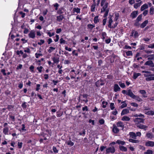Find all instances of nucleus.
Here are the masks:
<instances>
[{
    "label": "nucleus",
    "instance_id": "nucleus-1",
    "mask_svg": "<svg viewBox=\"0 0 154 154\" xmlns=\"http://www.w3.org/2000/svg\"><path fill=\"white\" fill-rule=\"evenodd\" d=\"M115 151V149L114 146H111L107 148L106 150V153L109 154L111 153H113Z\"/></svg>",
    "mask_w": 154,
    "mask_h": 154
},
{
    "label": "nucleus",
    "instance_id": "nucleus-2",
    "mask_svg": "<svg viewBox=\"0 0 154 154\" xmlns=\"http://www.w3.org/2000/svg\"><path fill=\"white\" fill-rule=\"evenodd\" d=\"M144 120V119L142 118H137L135 119L134 121L136 123H143Z\"/></svg>",
    "mask_w": 154,
    "mask_h": 154
},
{
    "label": "nucleus",
    "instance_id": "nucleus-3",
    "mask_svg": "<svg viewBox=\"0 0 154 154\" xmlns=\"http://www.w3.org/2000/svg\"><path fill=\"white\" fill-rule=\"evenodd\" d=\"M126 95H128L132 98H134L135 97V95L134 94L131 89H129L128 90L127 92Z\"/></svg>",
    "mask_w": 154,
    "mask_h": 154
},
{
    "label": "nucleus",
    "instance_id": "nucleus-4",
    "mask_svg": "<svg viewBox=\"0 0 154 154\" xmlns=\"http://www.w3.org/2000/svg\"><path fill=\"white\" fill-rule=\"evenodd\" d=\"M145 65L149 66L151 67H154V64L152 61L149 60L147 61L144 64Z\"/></svg>",
    "mask_w": 154,
    "mask_h": 154
},
{
    "label": "nucleus",
    "instance_id": "nucleus-5",
    "mask_svg": "<svg viewBox=\"0 0 154 154\" xmlns=\"http://www.w3.org/2000/svg\"><path fill=\"white\" fill-rule=\"evenodd\" d=\"M138 14V11H134L132 12L130 15V17L132 19L135 18Z\"/></svg>",
    "mask_w": 154,
    "mask_h": 154
},
{
    "label": "nucleus",
    "instance_id": "nucleus-6",
    "mask_svg": "<svg viewBox=\"0 0 154 154\" xmlns=\"http://www.w3.org/2000/svg\"><path fill=\"white\" fill-rule=\"evenodd\" d=\"M105 83L103 82V81L102 80H98L96 82L95 85L97 87H99L100 85H104Z\"/></svg>",
    "mask_w": 154,
    "mask_h": 154
},
{
    "label": "nucleus",
    "instance_id": "nucleus-7",
    "mask_svg": "<svg viewBox=\"0 0 154 154\" xmlns=\"http://www.w3.org/2000/svg\"><path fill=\"white\" fill-rule=\"evenodd\" d=\"M145 145L147 146H154V142L152 141H148L146 142Z\"/></svg>",
    "mask_w": 154,
    "mask_h": 154
},
{
    "label": "nucleus",
    "instance_id": "nucleus-8",
    "mask_svg": "<svg viewBox=\"0 0 154 154\" xmlns=\"http://www.w3.org/2000/svg\"><path fill=\"white\" fill-rule=\"evenodd\" d=\"M29 36L30 38H34L35 37V31L34 30H31L29 34Z\"/></svg>",
    "mask_w": 154,
    "mask_h": 154
},
{
    "label": "nucleus",
    "instance_id": "nucleus-9",
    "mask_svg": "<svg viewBox=\"0 0 154 154\" xmlns=\"http://www.w3.org/2000/svg\"><path fill=\"white\" fill-rule=\"evenodd\" d=\"M112 17L111 15H109V16L108 17L109 18V21H108V26L109 28H112V23L113 22V21L112 20Z\"/></svg>",
    "mask_w": 154,
    "mask_h": 154
},
{
    "label": "nucleus",
    "instance_id": "nucleus-10",
    "mask_svg": "<svg viewBox=\"0 0 154 154\" xmlns=\"http://www.w3.org/2000/svg\"><path fill=\"white\" fill-rule=\"evenodd\" d=\"M113 128L112 129V131L115 133H117L119 131V129L117 128V126L115 125H113Z\"/></svg>",
    "mask_w": 154,
    "mask_h": 154
},
{
    "label": "nucleus",
    "instance_id": "nucleus-11",
    "mask_svg": "<svg viewBox=\"0 0 154 154\" xmlns=\"http://www.w3.org/2000/svg\"><path fill=\"white\" fill-rule=\"evenodd\" d=\"M129 135L130 137L134 139H136V138L137 135L134 132H130L129 133Z\"/></svg>",
    "mask_w": 154,
    "mask_h": 154
},
{
    "label": "nucleus",
    "instance_id": "nucleus-12",
    "mask_svg": "<svg viewBox=\"0 0 154 154\" xmlns=\"http://www.w3.org/2000/svg\"><path fill=\"white\" fill-rule=\"evenodd\" d=\"M117 126L118 127H120L122 128V129L123 130L124 127V125L122 122H119L117 123Z\"/></svg>",
    "mask_w": 154,
    "mask_h": 154
},
{
    "label": "nucleus",
    "instance_id": "nucleus-13",
    "mask_svg": "<svg viewBox=\"0 0 154 154\" xmlns=\"http://www.w3.org/2000/svg\"><path fill=\"white\" fill-rule=\"evenodd\" d=\"M108 6V3H106L105 5H103V7L101 10V12H103L106 11Z\"/></svg>",
    "mask_w": 154,
    "mask_h": 154
},
{
    "label": "nucleus",
    "instance_id": "nucleus-14",
    "mask_svg": "<svg viewBox=\"0 0 154 154\" xmlns=\"http://www.w3.org/2000/svg\"><path fill=\"white\" fill-rule=\"evenodd\" d=\"M129 112V110L128 109H124L122 111L121 113V116L124 115L125 114H127Z\"/></svg>",
    "mask_w": 154,
    "mask_h": 154
},
{
    "label": "nucleus",
    "instance_id": "nucleus-15",
    "mask_svg": "<svg viewBox=\"0 0 154 154\" xmlns=\"http://www.w3.org/2000/svg\"><path fill=\"white\" fill-rule=\"evenodd\" d=\"M120 88L119 87L118 85L115 84L114 85V91L115 92H116L117 91H120Z\"/></svg>",
    "mask_w": 154,
    "mask_h": 154
},
{
    "label": "nucleus",
    "instance_id": "nucleus-16",
    "mask_svg": "<svg viewBox=\"0 0 154 154\" xmlns=\"http://www.w3.org/2000/svg\"><path fill=\"white\" fill-rule=\"evenodd\" d=\"M148 23V20L144 21L140 25V27L142 28H144Z\"/></svg>",
    "mask_w": 154,
    "mask_h": 154
},
{
    "label": "nucleus",
    "instance_id": "nucleus-17",
    "mask_svg": "<svg viewBox=\"0 0 154 154\" xmlns=\"http://www.w3.org/2000/svg\"><path fill=\"white\" fill-rule=\"evenodd\" d=\"M129 141L130 142L134 143H138L140 142V140H135V139H129Z\"/></svg>",
    "mask_w": 154,
    "mask_h": 154
},
{
    "label": "nucleus",
    "instance_id": "nucleus-18",
    "mask_svg": "<svg viewBox=\"0 0 154 154\" xmlns=\"http://www.w3.org/2000/svg\"><path fill=\"white\" fill-rule=\"evenodd\" d=\"M130 120V118L126 116H123L122 119V120L123 121H129Z\"/></svg>",
    "mask_w": 154,
    "mask_h": 154
},
{
    "label": "nucleus",
    "instance_id": "nucleus-19",
    "mask_svg": "<svg viewBox=\"0 0 154 154\" xmlns=\"http://www.w3.org/2000/svg\"><path fill=\"white\" fill-rule=\"evenodd\" d=\"M57 20L59 22H61L64 18V17L62 15L58 16L57 17Z\"/></svg>",
    "mask_w": 154,
    "mask_h": 154
},
{
    "label": "nucleus",
    "instance_id": "nucleus-20",
    "mask_svg": "<svg viewBox=\"0 0 154 154\" xmlns=\"http://www.w3.org/2000/svg\"><path fill=\"white\" fill-rule=\"evenodd\" d=\"M148 7V5L147 4H144L141 6L140 8V10L141 11H143L145 9L147 8Z\"/></svg>",
    "mask_w": 154,
    "mask_h": 154
},
{
    "label": "nucleus",
    "instance_id": "nucleus-21",
    "mask_svg": "<svg viewBox=\"0 0 154 154\" xmlns=\"http://www.w3.org/2000/svg\"><path fill=\"white\" fill-rule=\"evenodd\" d=\"M9 130V128L8 127H5L3 129V132L4 134L5 135H7L8 134V131Z\"/></svg>",
    "mask_w": 154,
    "mask_h": 154
},
{
    "label": "nucleus",
    "instance_id": "nucleus-22",
    "mask_svg": "<svg viewBox=\"0 0 154 154\" xmlns=\"http://www.w3.org/2000/svg\"><path fill=\"white\" fill-rule=\"evenodd\" d=\"M120 149L123 152H126L127 151V148L123 146H119Z\"/></svg>",
    "mask_w": 154,
    "mask_h": 154
},
{
    "label": "nucleus",
    "instance_id": "nucleus-23",
    "mask_svg": "<svg viewBox=\"0 0 154 154\" xmlns=\"http://www.w3.org/2000/svg\"><path fill=\"white\" fill-rule=\"evenodd\" d=\"M148 60H154V54L149 55L147 57Z\"/></svg>",
    "mask_w": 154,
    "mask_h": 154
},
{
    "label": "nucleus",
    "instance_id": "nucleus-24",
    "mask_svg": "<svg viewBox=\"0 0 154 154\" xmlns=\"http://www.w3.org/2000/svg\"><path fill=\"white\" fill-rule=\"evenodd\" d=\"M66 143L68 145H69L70 146H73L74 145L73 142H72V141L69 140L66 142Z\"/></svg>",
    "mask_w": 154,
    "mask_h": 154
},
{
    "label": "nucleus",
    "instance_id": "nucleus-25",
    "mask_svg": "<svg viewBox=\"0 0 154 154\" xmlns=\"http://www.w3.org/2000/svg\"><path fill=\"white\" fill-rule=\"evenodd\" d=\"M116 143L119 144H121L122 145H124L125 144V142L123 141L120 140H118L116 142Z\"/></svg>",
    "mask_w": 154,
    "mask_h": 154
},
{
    "label": "nucleus",
    "instance_id": "nucleus-26",
    "mask_svg": "<svg viewBox=\"0 0 154 154\" xmlns=\"http://www.w3.org/2000/svg\"><path fill=\"white\" fill-rule=\"evenodd\" d=\"M146 135L148 138H152L153 137V135L152 133H147Z\"/></svg>",
    "mask_w": 154,
    "mask_h": 154
},
{
    "label": "nucleus",
    "instance_id": "nucleus-27",
    "mask_svg": "<svg viewBox=\"0 0 154 154\" xmlns=\"http://www.w3.org/2000/svg\"><path fill=\"white\" fill-rule=\"evenodd\" d=\"M73 10L74 12H76L77 13H79L80 12V9L78 8H74Z\"/></svg>",
    "mask_w": 154,
    "mask_h": 154
},
{
    "label": "nucleus",
    "instance_id": "nucleus-28",
    "mask_svg": "<svg viewBox=\"0 0 154 154\" xmlns=\"http://www.w3.org/2000/svg\"><path fill=\"white\" fill-rule=\"evenodd\" d=\"M96 3H94V4L92 5L91 6V11L92 12H94L95 11V8Z\"/></svg>",
    "mask_w": 154,
    "mask_h": 154
},
{
    "label": "nucleus",
    "instance_id": "nucleus-29",
    "mask_svg": "<svg viewBox=\"0 0 154 154\" xmlns=\"http://www.w3.org/2000/svg\"><path fill=\"white\" fill-rule=\"evenodd\" d=\"M134 33V36L135 38H137L138 36V33L137 31H132V33L133 34Z\"/></svg>",
    "mask_w": 154,
    "mask_h": 154
},
{
    "label": "nucleus",
    "instance_id": "nucleus-30",
    "mask_svg": "<svg viewBox=\"0 0 154 154\" xmlns=\"http://www.w3.org/2000/svg\"><path fill=\"white\" fill-rule=\"evenodd\" d=\"M137 127L141 129H145L147 128V126L141 125H138L137 126Z\"/></svg>",
    "mask_w": 154,
    "mask_h": 154
},
{
    "label": "nucleus",
    "instance_id": "nucleus-31",
    "mask_svg": "<svg viewBox=\"0 0 154 154\" xmlns=\"http://www.w3.org/2000/svg\"><path fill=\"white\" fill-rule=\"evenodd\" d=\"M136 100L138 102H141L142 101V99L138 96H137L135 95V97L134 98H133Z\"/></svg>",
    "mask_w": 154,
    "mask_h": 154
},
{
    "label": "nucleus",
    "instance_id": "nucleus-32",
    "mask_svg": "<svg viewBox=\"0 0 154 154\" xmlns=\"http://www.w3.org/2000/svg\"><path fill=\"white\" fill-rule=\"evenodd\" d=\"M64 10L63 8L62 7L60 8L57 11V13L58 14H62L63 13V10Z\"/></svg>",
    "mask_w": 154,
    "mask_h": 154
},
{
    "label": "nucleus",
    "instance_id": "nucleus-33",
    "mask_svg": "<svg viewBox=\"0 0 154 154\" xmlns=\"http://www.w3.org/2000/svg\"><path fill=\"white\" fill-rule=\"evenodd\" d=\"M149 14L151 15H152L154 14V8L152 7L150 9Z\"/></svg>",
    "mask_w": 154,
    "mask_h": 154
},
{
    "label": "nucleus",
    "instance_id": "nucleus-34",
    "mask_svg": "<svg viewBox=\"0 0 154 154\" xmlns=\"http://www.w3.org/2000/svg\"><path fill=\"white\" fill-rule=\"evenodd\" d=\"M140 75L141 74L140 73H134V74L133 78L134 79H135Z\"/></svg>",
    "mask_w": 154,
    "mask_h": 154
},
{
    "label": "nucleus",
    "instance_id": "nucleus-35",
    "mask_svg": "<svg viewBox=\"0 0 154 154\" xmlns=\"http://www.w3.org/2000/svg\"><path fill=\"white\" fill-rule=\"evenodd\" d=\"M98 16H96L94 18V23H97V22H99V20L98 19Z\"/></svg>",
    "mask_w": 154,
    "mask_h": 154
},
{
    "label": "nucleus",
    "instance_id": "nucleus-36",
    "mask_svg": "<svg viewBox=\"0 0 154 154\" xmlns=\"http://www.w3.org/2000/svg\"><path fill=\"white\" fill-rule=\"evenodd\" d=\"M109 11V9L107 8L106 9V11H105V13L103 16V17L105 18H106V17L108 15V12Z\"/></svg>",
    "mask_w": 154,
    "mask_h": 154
},
{
    "label": "nucleus",
    "instance_id": "nucleus-37",
    "mask_svg": "<svg viewBox=\"0 0 154 154\" xmlns=\"http://www.w3.org/2000/svg\"><path fill=\"white\" fill-rule=\"evenodd\" d=\"M55 49V48H54L52 47H50L49 48V49L48 51V52L49 53H51L53 51V50H54Z\"/></svg>",
    "mask_w": 154,
    "mask_h": 154
},
{
    "label": "nucleus",
    "instance_id": "nucleus-38",
    "mask_svg": "<svg viewBox=\"0 0 154 154\" xmlns=\"http://www.w3.org/2000/svg\"><path fill=\"white\" fill-rule=\"evenodd\" d=\"M146 80L147 81L154 80V77H151L146 78Z\"/></svg>",
    "mask_w": 154,
    "mask_h": 154
},
{
    "label": "nucleus",
    "instance_id": "nucleus-39",
    "mask_svg": "<svg viewBox=\"0 0 154 154\" xmlns=\"http://www.w3.org/2000/svg\"><path fill=\"white\" fill-rule=\"evenodd\" d=\"M119 85L122 88H125V84L124 83H122L121 82H119Z\"/></svg>",
    "mask_w": 154,
    "mask_h": 154
},
{
    "label": "nucleus",
    "instance_id": "nucleus-40",
    "mask_svg": "<svg viewBox=\"0 0 154 154\" xmlns=\"http://www.w3.org/2000/svg\"><path fill=\"white\" fill-rule=\"evenodd\" d=\"M52 59L54 62L55 63H58L59 61V59L58 58H56L54 57Z\"/></svg>",
    "mask_w": 154,
    "mask_h": 154
},
{
    "label": "nucleus",
    "instance_id": "nucleus-41",
    "mask_svg": "<svg viewBox=\"0 0 154 154\" xmlns=\"http://www.w3.org/2000/svg\"><path fill=\"white\" fill-rule=\"evenodd\" d=\"M152 153L153 152L152 150L148 149L144 152V154H152Z\"/></svg>",
    "mask_w": 154,
    "mask_h": 154
},
{
    "label": "nucleus",
    "instance_id": "nucleus-42",
    "mask_svg": "<svg viewBox=\"0 0 154 154\" xmlns=\"http://www.w3.org/2000/svg\"><path fill=\"white\" fill-rule=\"evenodd\" d=\"M95 26L91 24H89L87 25V27L88 28L90 29L91 30L94 27H95Z\"/></svg>",
    "mask_w": 154,
    "mask_h": 154
},
{
    "label": "nucleus",
    "instance_id": "nucleus-43",
    "mask_svg": "<svg viewBox=\"0 0 154 154\" xmlns=\"http://www.w3.org/2000/svg\"><path fill=\"white\" fill-rule=\"evenodd\" d=\"M108 103L106 102L103 101L102 103V104L103 105L102 107L103 108H105L106 107V105Z\"/></svg>",
    "mask_w": 154,
    "mask_h": 154
},
{
    "label": "nucleus",
    "instance_id": "nucleus-44",
    "mask_svg": "<svg viewBox=\"0 0 154 154\" xmlns=\"http://www.w3.org/2000/svg\"><path fill=\"white\" fill-rule=\"evenodd\" d=\"M142 14L138 16L137 17L136 20L137 21H141V20L142 19Z\"/></svg>",
    "mask_w": 154,
    "mask_h": 154
},
{
    "label": "nucleus",
    "instance_id": "nucleus-45",
    "mask_svg": "<svg viewBox=\"0 0 154 154\" xmlns=\"http://www.w3.org/2000/svg\"><path fill=\"white\" fill-rule=\"evenodd\" d=\"M101 35L102 36V38L103 40H104L105 38V37L106 35V33L105 32H102L101 33Z\"/></svg>",
    "mask_w": 154,
    "mask_h": 154
},
{
    "label": "nucleus",
    "instance_id": "nucleus-46",
    "mask_svg": "<svg viewBox=\"0 0 154 154\" xmlns=\"http://www.w3.org/2000/svg\"><path fill=\"white\" fill-rule=\"evenodd\" d=\"M21 130L23 131H26V129L25 128V125L24 124H22L21 125Z\"/></svg>",
    "mask_w": 154,
    "mask_h": 154
},
{
    "label": "nucleus",
    "instance_id": "nucleus-47",
    "mask_svg": "<svg viewBox=\"0 0 154 154\" xmlns=\"http://www.w3.org/2000/svg\"><path fill=\"white\" fill-rule=\"evenodd\" d=\"M126 55L128 56H132V51H128L126 52Z\"/></svg>",
    "mask_w": 154,
    "mask_h": 154
},
{
    "label": "nucleus",
    "instance_id": "nucleus-48",
    "mask_svg": "<svg viewBox=\"0 0 154 154\" xmlns=\"http://www.w3.org/2000/svg\"><path fill=\"white\" fill-rule=\"evenodd\" d=\"M139 22L138 21H136V20H135V23H134V26H137V27H139L140 26V23H139Z\"/></svg>",
    "mask_w": 154,
    "mask_h": 154
},
{
    "label": "nucleus",
    "instance_id": "nucleus-49",
    "mask_svg": "<svg viewBox=\"0 0 154 154\" xmlns=\"http://www.w3.org/2000/svg\"><path fill=\"white\" fill-rule=\"evenodd\" d=\"M146 114L153 116L154 115V112L152 111H149L146 112Z\"/></svg>",
    "mask_w": 154,
    "mask_h": 154
},
{
    "label": "nucleus",
    "instance_id": "nucleus-50",
    "mask_svg": "<svg viewBox=\"0 0 154 154\" xmlns=\"http://www.w3.org/2000/svg\"><path fill=\"white\" fill-rule=\"evenodd\" d=\"M131 105L135 107H138V105L135 103H131Z\"/></svg>",
    "mask_w": 154,
    "mask_h": 154
},
{
    "label": "nucleus",
    "instance_id": "nucleus-51",
    "mask_svg": "<svg viewBox=\"0 0 154 154\" xmlns=\"http://www.w3.org/2000/svg\"><path fill=\"white\" fill-rule=\"evenodd\" d=\"M106 0H101V6H103V5H105V4L106 3H108L107 2H106Z\"/></svg>",
    "mask_w": 154,
    "mask_h": 154
},
{
    "label": "nucleus",
    "instance_id": "nucleus-52",
    "mask_svg": "<svg viewBox=\"0 0 154 154\" xmlns=\"http://www.w3.org/2000/svg\"><path fill=\"white\" fill-rule=\"evenodd\" d=\"M20 54H23V57L24 58H26L27 56V54H26L25 53L23 54V52L21 51H20Z\"/></svg>",
    "mask_w": 154,
    "mask_h": 154
},
{
    "label": "nucleus",
    "instance_id": "nucleus-53",
    "mask_svg": "<svg viewBox=\"0 0 154 154\" xmlns=\"http://www.w3.org/2000/svg\"><path fill=\"white\" fill-rule=\"evenodd\" d=\"M140 4L139 3H137L135 4L134 5V7L137 9V8L138 7H140Z\"/></svg>",
    "mask_w": 154,
    "mask_h": 154
},
{
    "label": "nucleus",
    "instance_id": "nucleus-54",
    "mask_svg": "<svg viewBox=\"0 0 154 154\" xmlns=\"http://www.w3.org/2000/svg\"><path fill=\"white\" fill-rule=\"evenodd\" d=\"M60 43L61 44H65L66 42V41L63 39V38H61L60 40Z\"/></svg>",
    "mask_w": 154,
    "mask_h": 154
},
{
    "label": "nucleus",
    "instance_id": "nucleus-55",
    "mask_svg": "<svg viewBox=\"0 0 154 154\" xmlns=\"http://www.w3.org/2000/svg\"><path fill=\"white\" fill-rule=\"evenodd\" d=\"M99 123L101 125H103L104 123V120L103 119H100L99 121Z\"/></svg>",
    "mask_w": 154,
    "mask_h": 154
},
{
    "label": "nucleus",
    "instance_id": "nucleus-56",
    "mask_svg": "<svg viewBox=\"0 0 154 154\" xmlns=\"http://www.w3.org/2000/svg\"><path fill=\"white\" fill-rule=\"evenodd\" d=\"M53 6L54 7H55V10H58V8L59 6V4L57 3H56Z\"/></svg>",
    "mask_w": 154,
    "mask_h": 154
},
{
    "label": "nucleus",
    "instance_id": "nucleus-57",
    "mask_svg": "<svg viewBox=\"0 0 154 154\" xmlns=\"http://www.w3.org/2000/svg\"><path fill=\"white\" fill-rule=\"evenodd\" d=\"M53 150L54 152L55 153H57L58 152V150L57 149L56 147L54 146L53 148Z\"/></svg>",
    "mask_w": 154,
    "mask_h": 154
},
{
    "label": "nucleus",
    "instance_id": "nucleus-58",
    "mask_svg": "<svg viewBox=\"0 0 154 154\" xmlns=\"http://www.w3.org/2000/svg\"><path fill=\"white\" fill-rule=\"evenodd\" d=\"M139 92L142 95L146 94V91L144 90H140L139 91Z\"/></svg>",
    "mask_w": 154,
    "mask_h": 154
},
{
    "label": "nucleus",
    "instance_id": "nucleus-59",
    "mask_svg": "<svg viewBox=\"0 0 154 154\" xmlns=\"http://www.w3.org/2000/svg\"><path fill=\"white\" fill-rule=\"evenodd\" d=\"M114 103H111L110 104V107L112 110L113 109L115 108V107L114 106Z\"/></svg>",
    "mask_w": 154,
    "mask_h": 154
},
{
    "label": "nucleus",
    "instance_id": "nucleus-60",
    "mask_svg": "<svg viewBox=\"0 0 154 154\" xmlns=\"http://www.w3.org/2000/svg\"><path fill=\"white\" fill-rule=\"evenodd\" d=\"M35 55L36 58H38L39 56H42V54H38L37 53H36L35 54Z\"/></svg>",
    "mask_w": 154,
    "mask_h": 154
},
{
    "label": "nucleus",
    "instance_id": "nucleus-61",
    "mask_svg": "<svg viewBox=\"0 0 154 154\" xmlns=\"http://www.w3.org/2000/svg\"><path fill=\"white\" fill-rule=\"evenodd\" d=\"M40 42H38V45H41L42 44H44V42H45V41L44 40H42V39L40 40Z\"/></svg>",
    "mask_w": 154,
    "mask_h": 154
},
{
    "label": "nucleus",
    "instance_id": "nucleus-62",
    "mask_svg": "<svg viewBox=\"0 0 154 154\" xmlns=\"http://www.w3.org/2000/svg\"><path fill=\"white\" fill-rule=\"evenodd\" d=\"M148 12V10H146L143 12V14L144 16H146Z\"/></svg>",
    "mask_w": 154,
    "mask_h": 154
},
{
    "label": "nucleus",
    "instance_id": "nucleus-63",
    "mask_svg": "<svg viewBox=\"0 0 154 154\" xmlns=\"http://www.w3.org/2000/svg\"><path fill=\"white\" fill-rule=\"evenodd\" d=\"M13 108V106L12 105H9L8 106V109L9 110H11Z\"/></svg>",
    "mask_w": 154,
    "mask_h": 154
},
{
    "label": "nucleus",
    "instance_id": "nucleus-64",
    "mask_svg": "<svg viewBox=\"0 0 154 154\" xmlns=\"http://www.w3.org/2000/svg\"><path fill=\"white\" fill-rule=\"evenodd\" d=\"M148 47L150 48H154V43L152 44H150L148 46Z\"/></svg>",
    "mask_w": 154,
    "mask_h": 154
}]
</instances>
